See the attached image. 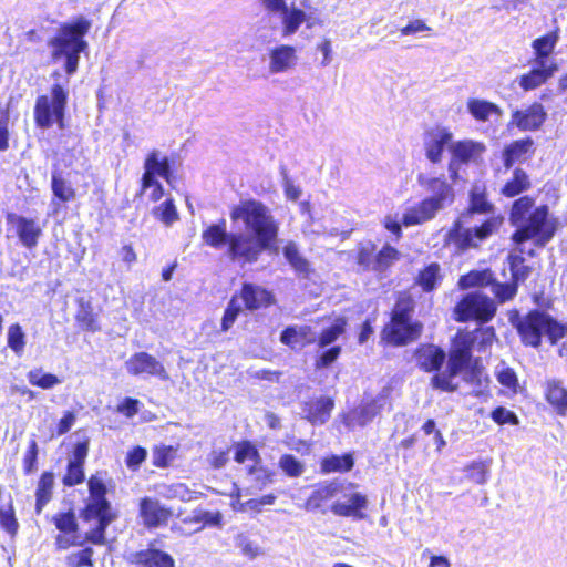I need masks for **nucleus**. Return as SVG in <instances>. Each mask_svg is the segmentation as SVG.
Wrapping results in <instances>:
<instances>
[{
	"label": "nucleus",
	"instance_id": "72a5a7b5",
	"mask_svg": "<svg viewBox=\"0 0 567 567\" xmlns=\"http://www.w3.org/2000/svg\"><path fill=\"white\" fill-rule=\"evenodd\" d=\"M472 351L466 344L456 346L450 353L447 361V370L451 371V375H457L460 372L465 370L471 361Z\"/></svg>",
	"mask_w": 567,
	"mask_h": 567
},
{
	"label": "nucleus",
	"instance_id": "e433bc0d",
	"mask_svg": "<svg viewBox=\"0 0 567 567\" xmlns=\"http://www.w3.org/2000/svg\"><path fill=\"white\" fill-rule=\"evenodd\" d=\"M530 187V181L526 172L515 168L513 177L503 186L501 193L506 197H515Z\"/></svg>",
	"mask_w": 567,
	"mask_h": 567
},
{
	"label": "nucleus",
	"instance_id": "cd10ccee",
	"mask_svg": "<svg viewBox=\"0 0 567 567\" xmlns=\"http://www.w3.org/2000/svg\"><path fill=\"white\" fill-rule=\"evenodd\" d=\"M85 520L96 519V526L86 533L85 539L94 545H105V530L107 526L115 519L113 513L92 514L83 513Z\"/></svg>",
	"mask_w": 567,
	"mask_h": 567
},
{
	"label": "nucleus",
	"instance_id": "5701e85b",
	"mask_svg": "<svg viewBox=\"0 0 567 567\" xmlns=\"http://www.w3.org/2000/svg\"><path fill=\"white\" fill-rule=\"evenodd\" d=\"M316 340L317 334L310 326H288L280 334V342L292 350H301Z\"/></svg>",
	"mask_w": 567,
	"mask_h": 567
},
{
	"label": "nucleus",
	"instance_id": "2f4dec72",
	"mask_svg": "<svg viewBox=\"0 0 567 567\" xmlns=\"http://www.w3.org/2000/svg\"><path fill=\"white\" fill-rule=\"evenodd\" d=\"M274 473L257 465L249 467L247 473L248 486L246 488L247 494H255L264 489L267 485L272 483Z\"/></svg>",
	"mask_w": 567,
	"mask_h": 567
},
{
	"label": "nucleus",
	"instance_id": "052dcab7",
	"mask_svg": "<svg viewBox=\"0 0 567 567\" xmlns=\"http://www.w3.org/2000/svg\"><path fill=\"white\" fill-rule=\"evenodd\" d=\"M240 311H241L240 305H238L237 300L235 298H233L229 301V303L224 312L223 319H221V330L223 331H228L230 329V327L236 321Z\"/></svg>",
	"mask_w": 567,
	"mask_h": 567
},
{
	"label": "nucleus",
	"instance_id": "c9c22d12",
	"mask_svg": "<svg viewBox=\"0 0 567 567\" xmlns=\"http://www.w3.org/2000/svg\"><path fill=\"white\" fill-rule=\"evenodd\" d=\"M467 110L475 120L481 122L488 121L492 114H502L501 109L496 104L480 99H470Z\"/></svg>",
	"mask_w": 567,
	"mask_h": 567
},
{
	"label": "nucleus",
	"instance_id": "b1692460",
	"mask_svg": "<svg viewBox=\"0 0 567 567\" xmlns=\"http://www.w3.org/2000/svg\"><path fill=\"white\" fill-rule=\"evenodd\" d=\"M449 148L452 157L460 164L477 163L486 151L484 143L473 140L454 142Z\"/></svg>",
	"mask_w": 567,
	"mask_h": 567
},
{
	"label": "nucleus",
	"instance_id": "0e129e2a",
	"mask_svg": "<svg viewBox=\"0 0 567 567\" xmlns=\"http://www.w3.org/2000/svg\"><path fill=\"white\" fill-rule=\"evenodd\" d=\"M76 321L85 330L96 331L99 329L95 317L90 307H82L76 313Z\"/></svg>",
	"mask_w": 567,
	"mask_h": 567
},
{
	"label": "nucleus",
	"instance_id": "69168bd1",
	"mask_svg": "<svg viewBox=\"0 0 567 567\" xmlns=\"http://www.w3.org/2000/svg\"><path fill=\"white\" fill-rule=\"evenodd\" d=\"M341 353V347L334 346L327 350H324L316 360V368L317 369H323L328 368L330 364H332L340 355Z\"/></svg>",
	"mask_w": 567,
	"mask_h": 567
},
{
	"label": "nucleus",
	"instance_id": "9b49d317",
	"mask_svg": "<svg viewBox=\"0 0 567 567\" xmlns=\"http://www.w3.org/2000/svg\"><path fill=\"white\" fill-rule=\"evenodd\" d=\"M348 488L340 493L339 498L331 505V512L341 517H352L361 520L365 517L363 511L368 507V498L364 494L354 492L355 485L348 483Z\"/></svg>",
	"mask_w": 567,
	"mask_h": 567
},
{
	"label": "nucleus",
	"instance_id": "c756f323",
	"mask_svg": "<svg viewBox=\"0 0 567 567\" xmlns=\"http://www.w3.org/2000/svg\"><path fill=\"white\" fill-rule=\"evenodd\" d=\"M445 352L442 349L435 346H427L419 350L417 363L427 372L439 371L445 361Z\"/></svg>",
	"mask_w": 567,
	"mask_h": 567
},
{
	"label": "nucleus",
	"instance_id": "680f3d73",
	"mask_svg": "<svg viewBox=\"0 0 567 567\" xmlns=\"http://www.w3.org/2000/svg\"><path fill=\"white\" fill-rule=\"evenodd\" d=\"M37 462L38 444L35 440H31L23 457V471L27 475L33 473L37 470Z\"/></svg>",
	"mask_w": 567,
	"mask_h": 567
},
{
	"label": "nucleus",
	"instance_id": "4be33fe9",
	"mask_svg": "<svg viewBox=\"0 0 567 567\" xmlns=\"http://www.w3.org/2000/svg\"><path fill=\"white\" fill-rule=\"evenodd\" d=\"M334 408V401L328 396H320L303 403L305 419L313 425H322L330 419Z\"/></svg>",
	"mask_w": 567,
	"mask_h": 567
},
{
	"label": "nucleus",
	"instance_id": "a878e982",
	"mask_svg": "<svg viewBox=\"0 0 567 567\" xmlns=\"http://www.w3.org/2000/svg\"><path fill=\"white\" fill-rule=\"evenodd\" d=\"M535 66L519 79V85L525 90H534L545 83L556 71L557 65L554 62H535Z\"/></svg>",
	"mask_w": 567,
	"mask_h": 567
},
{
	"label": "nucleus",
	"instance_id": "e2e57ef3",
	"mask_svg": "<svg viewBox=\"0 0 567 567\" xmlns=\"http://www.w3.org/2000/svg\"><path fill=\"white\" fill-rule=\"evenodd\" d=\"M375 255L374 254V246L369 244L365 246H362L358 252V264L363 269H371L373 270V266L375 264Z\"/></svg>",
	"mask_w": 567,
	"mask_h": 567
},
{
	"label": "nucleus",
	"instance_id": "13d9d810",
	"mask_svg": "<svg viewBox=\"0 0 567 567\" xmlns=\"http://www.w3.org/2000/svg\"><path fill=\"white\" fill-rule=\"evenodd\" d=\"M491 417L495 423L499 425H518L519 423L518 416L513 411L504 406H497L496 409H494L491 413Z\"/></svg>",
	"mask_w": 567,
	"mask_h": 567
},
{
	"label": "nucleus",
	"instance_id": "20e7f679",
	"mask_svg": "<svg viewBox=\"0 0 567 567\" xmlns=\"http://www.w3.org/2000/svg\"><path fill=\"white\" fill-rule=\"evenodd\" d=\"M509 322L517 330L522 343L532 348L540 346L543 336H546L551 344H556L567 333V323H559L540 310H532L526 315L516 311L509 316Z\"/></svg>",
	"mask_w": 567,
	"mask_h": 567
},
{
	"label": "nucleus",
	"instance_id": "a18cd8bd",
	"mask_svg": "<svg viewBox=\"0 0 567 567\" xmlns=\"http://www.w3.org/2000/svg\"><path fill=\"white\" fill-rule=\"evenodd\" d=\"M51 188L53 195L63 203L70 202L75 197V189L55 173L52 174Z\"/></svg>",
	"mask_w": 567,
	"mask_h": 567
},
{
	"label": "nucleus",
	"instance_id": "0eeeda50",
	"mask_svg": "<svg viewBox=\"0 0 567 567\" xmlns=\"http://www.w3.org/2000/svg\"><path fill=\"white\" fill-rule=\"evenodd\" d=\"M68 97V89L60 83L52 85L50 96H39L34 105V121L37 126L40 128H50L53 122H55L60 130H64Z\"/></svg>",
	"mask_w": 567,
	"mask_h": 567
},
{
	"label": "nucleus",
	"instance_id": "58836bf2",
	"mask_svg": "<svg viewBox=\"0 0 567 567\" xmlns=\"http://www.w3.org/2000/svg\"><path fill=\"white\" fill-rule=\"evenodd\" d=\"M284 256L290 266L299 274L309 272L308 260L299 252L297 245L293 241H289L284 247Z\"/></svg>",
	"mask_w": 567,
	"mask_h": 567
},
{
	"label": "nucleus",
	"instance_id": "4c0bfd02",
	"mask_svg": "<svg viewBox=\"0 0 567 567\" xmlns=\"http://www.w3.org/2000/svg\"><path fill=\"white\" fill-rule=\"evenodd\" d=\"M535 202L529 196H523L518 199H516L509 213V223L512 226L516 227L517 225H520V223L524 221L526 217H528V214L532 213L530 209L533 208Z\"/></svg>",
	"mask_w": 567,
	"mask_h": 567
},
{
	"label": "nucleus",
	"instance_id": "7ed1b4c3",
	"mask_svg": "<svg viewBox=\"0 0 567 567\" xmlns=\"http://www.w3.org/2000/svg\"><path fill=\"white\" fill-rule=\"evenodd\" d=\"M91 29V21L84 17L63 23L55 37L51 38L48 45L52 49V60L58 61L65 58V72L72 75L76 72L80 61V53L86 50L87 42L84 37Z\"/></svg>",
	"mask_w": 567,
	"mask_h": 567
},
{
	"label": "nucleus",
	"instance_id": "39448f33",
	"mask_svg": "<svg viewBox=\"0 0 567 567\" xmlns=\"http://www.w3.org/2000/svg\"><path fill=\"white\" fill-rule=\"evenodd\" d=\"M464 218L465 216L457 218L443 236V246L455 254L478 247L480 243L498 230L504 220L501 216H492L481 225L465 227Z\"/></svg>",
	"mask_w": 567,
	"mask_h": 567
},
{
	"label": "nucleus",
	"instance_id": "c85d7f7f",
	"mask_svg": "<svg viewBox=\"0 0 567 567\" xmlns=\"http://www.w3.org/2000/svg\"><path fill=\"white\" fill-rule=\"evenodd\" d=\"M281 20V35L282 38H289L293 35L300 25L307 21V13L296 8L295 6H288L280 14Z\"/></svg>",
	"mask_w": 567,
	"mask_h": 567
},
{
	"label": "nucleus",
	"instance_id": "5fc2aeb1",
	"mask_svg": "<svg viewBox=\"0 0 567 567\" xmlns=\"http://www.w3.org/2000/svg\"><path fill=\"white\" fill-rule=\"evenodd\" d=\"M280 468L291 477H299L303 471V464L291 454H285L279 460Z\"/></svg>",
	"mask_w": 567,
	"mask_h": 567
},
{
	"label": "nucleus",
	"instance_id": "2eb2a0df",
	"mask_svg": "<svg viewBox=\"0 0 567 567\" xmlns=\"http://www.w3.org/2000/svg\"><path fill=\"white\" fill-rule=\"evenodd\" d=\"M270 74L292 71L298 63L297 49L290 44H277L268 50Z\"/></svg>",
	"mask_w": 567,
	"mask_h": 567
},
{
	"label": "nucleus",
	"instance_id": "79ce46f5",
	"mask_svg": "<svg viewBox=\"0 0 567 567\" xmlns=\"http://www.w3.org/2000/svg\"><path fill=\"white\" fill-rule=\"evenodd\" d=\"M27 378L30 384L44 390L52 389L61 383V380L56 375L52 373H44L42 369L30 370Z\"/></svg>",
	"mask_w": 567,
	"mask_h": 567
},
{
	"label": "nucleus",
	"instance_id": "aec40b11",
	"mask_svg": "<svg viewBox=\"0 0 567 567\" xmlns=\"http://www.w3.org/2000/svg\"><path fill=\"white\" fill-rule=\"evenodd\" d=\"M140 515L147 528H156L166 524L172 513L157 499L144 497L140 502Z\"/></svg>",
	"mask_w": 567,
	"mask_h": 567
},
{
	"label": "nucleus",
	"instance_id": "338daca9",
	"mask_svg": "<svg viewBox=\"0 0 567 567\" xmlns=\"http://www.w3.org/2000/svg\"><path fill=\"white\" fill-rule=\"evenodd\" d=\"M454 377L455 375H451V371L450 370H446L445 372H442V373H436L432 378V386L434 389H440V390H443V391L453 392V391L456 390V385L452 384V379Z\"/></svg>",
	"mask_w": 567,
	"mask_h": 567
},
{
	"label": "nucleus",
	"instance_id": "f8f14e48",
	"mask_svg": "<svg viewBox=\"0 0 567 567\" xmlns=\"http://www.w3.org/2000/svg\"><path fill=\"white\" fill-rule=\"evenodd\" d=\"M145 172L142 177V188L145 190L150 187H157L158 194L153 195V199L157 200L163 196V186L156 179V176H161L171 183V165L167 157L159 158V152L152 151L144 163Z\"/></svg>",
	"mask_w": 567,
	"mask_h": 567
},
{
	"label": "nucleus",
	"instance_id": "393cba45",
	"mask_svg": "<svg viewBox=\"0 0 567 567\" xmlns=\"http://www.w3.org/2000/svg\"><path fill=\"white\" fill-rule=\"evenodd\" d=\"M544 393L546 401L558 415H567V389L563 381L547 379L544 383Z\"/></svg>",
	"mask_w": 567,
	"mask_h": 567
},
{
	"label": "nucleus",
	"instance_id": "4468645a",
	"mask_svg": "<svg viewBox=\"0 0 567 567\" xmlns=\"http://www.w3.org/2000/svg\"><path fill=\"white\" fill-rule=\"evenodd\" d=\"M125 369L130 374H147L167 381L169 375L165 367L155 357L147 352H137L125 362Z\"/></svg>",
	"mask_w": 567,
	"mask_h": 567
},
{
	"label": "nucleus",
	"instance_id": "bf43d9fd",
	"mask_svg": "<svg viewBox=\"0 0 567 567\" xmlns=\"http://www.w3.org/2000/svg\"><path fill=\"white\" fill-rule=\"evenodd\" d=\"M259 458L258 451L256 447L249 442H243L238 444L235 452V461L238 463H244L247 460L255 461Z\"/></svg>",
	"mask_w": 567,
	"mask_h": 567
},
{
	"label": "nucleus",
	"instance_id": "3c124183",
	"mask_svg": "<svg viewBox=\"0 0 567 567\" xmlns=\"http://www.w3.org/2000/svg\"><path fill=\"white\" fill-rule=\"evenodd\" d=\"M235 544L241 554L249 559H254L262 554L261 547L246 534L237 535Z\"/></svg>",
	"mask_w": 567,
	"mask_h": 567
},
{
	"label": "nucleus",
	"instance_id": "6e6d98bb",
	"mask_svg": "<svg viewBox=\"0 0 567 567\" xmlns=\"http://www.w3.org/2000/svg\"><path fill=\"white\" fill-rule=\"evenodd\" d=\"M53 523L55 527L64 534H71L78 529V523L73 512L60 513L55 515L53 517Z\"/></svg>",
	"mask_w": 567,
	"mask_h": 567
},
{
	"label": "nucleus",
	"instance_id": "de8ad7c7",
	"mask_svg": "<svg viewBox=\"0 0 567 567\" xmlns=\"http://www.w3.org/2000/svg\"><path fill=\"white\" fill-rule=\"evenodd\" d=\"M400 257V252L392 246L385 245L377 255L374 271L382 272L393 265Z\"/></svg>",
	"mask_w": 567,
	"mask_h": 567
},
{
	"label": "nucleus",
	"instance_id": "09e8293b",
	"mask_svg": "<svg viewBox=\"0 0 567 567\" xmlns=\"http://www.w3.org/2000/svg\"><path fill=\"white\" fill-rule=\"evenodd\" d=\"M8 347L17 355H21L24 351L25 334L19 323H13L8 328Z\"/></svg>",
	"mask_w": 567,
	"mask_h": 567
},
{
	"label": "nucleus",
	"instance_id": "f257e3e1",
	"mask_svg": "<svg viewBox=\"0 0 567 567\" xmlns=\"http://www.w3.org/2000/svg\"><path fill=\"white\" fill-rule=\"evenodd\" d=\"M230 218L234 221L243 220L249 233H228L226 220L221 219L204 229L202 239L214 249L227 247L226 254L233 261L256 262L261 252L269 249L278 237L279 224L269 208L260 202H241L231 209Z\"/></svg>",
	"mask_w": 567,
	"mask_h": 567
},
{
	"label": "nucleus",
	"instance_id": "9d476101",
	"mask_svg": "<svg viewBox=\"0 0 567 567\" xmlns=\"http://www.w3.org/2000/svg\"><path fill=\"white\" fill-rule=\"evenodd\" d=\"M391 388L384 386L370 401H363L360 405L343 414V424L349 430L363 427L371 423L386 406H390Z\"/></svg>",
	"mask_w": 567,
	"mask_h": 567
},
{
	"label": "nucleus",
	"instance_id": "f3484780",
	"mask_svg": "<svg viewBox=\"0 0 567 567\" xmlns=\"http://www.w3.org/2000/svg\"><path fill=\"white\" fill-rule=\"evenodd\" d=\"M89 502L84 513L102 514L112 513L111 503L106 499V485L100 473L92 475L87 481Z\"/></svg>",
	"mask_w": 567,
	"mask_h": 567
},
{
	"label": "nucleus",
	"instance_id": "473e14b6",
	"mask_svg": "<svg viewBox=\"0 0 567 567\" xmlns=\"http://www.w3.org/2000/svg\"><path fill=\"white\" fill-rule=\"evenodd\" d=\"M494 274L491 269H475L461 276L458 279V286L462 289H468L474 287H491L494 281Z\"/></svg>",
	"mask_w": 567,
	"mask_h": 567
},
{
	"label": "nucleus",
	"instance_id": "6e6552de",
	"mask_svg": "<svg viewBox=\"0 0 567 567\" xmlns=\"http://www.w3.org/2000/svg\"><path fill=\"white\" fill-rule=\"evenodd\" d=\"M412 308L398 302L392 311L391 321L383 329L385 340L395 346H404L416 340L422 332V324L411 320Z\"/></svg>",
	"mask_w": 567,
	"mask_h": 567
},
{
	"label": "nucleus",
	"instance_id": "c03bdc74",
	"mask_svg": "<svg viewBox=\"0 0 567 567\" xmlns=\"http://www.w3.org/2000/svg\"><path fill=\"white\" fill-rule=\"evenodd\" d=\"M0 527L11 537H14L18 533L19 523L12 502L0 507Z\"/></svg>",
	"mask_w": 567,
	"mask_h": 567
},
{
	"label": "nucleus",
	"instance_id": "423d86ee",
	"mask_svg": "<svg viewBox=\"0 0 567 567\" xmlns=\"http://www.w3.org/2000/svg\"><path fill=\"white\" fill-rule=\"evenodd\" d=\"M512 235V240L520 246L533 240L537 247H544L551 240L556 231L555 220L549 218V208L546 205L536 207Z\"/></svg>",
	"mask_w": 567,
	"mask_h": 567
},
{
	"label": "nucleus",
	"instance_id": "dca6fc26",
	"mask_svg": "<svg viewBox=\"0 0 567 567\" xmlns=\"http://www.w3.org/2000/svg\"><path fill=\"white\" fill-rule=\"evenodd\" d=\"M547 113L540 103H533L532 105L516 110L512 113L508 126H516L520 131H536L546 121Z\"/></svg>",
	"mask_w": 567,
	"mask_h": 567
},
{
	"label": "nucleus",
	"instance_id": "ddd939ff",
	"mask_svg": "<svg viewBox=\"0 0 567 567\" xmlns=\"http://www.w3.org/2000/svg\"><path fill=\"white\" fill-rule=\"evenodd\" d=\"M7 221L13 226L17 237L24 248L34 249L38 246L43 230L35 219L9 213Z\"/></svg>",
	"mask_w": 567,
	"mask_h": 567
},
{
	"label": "nucleus",
	"instance_id": "f03ea898",
	"mask_svg": "<svg viewBox=\"0 0 567 567\" xmlns=\"http://www.w3.org/2000/svg\"><path fill=\"white\" fill-rule=\"evenodd\" d=\"M417 183L431 195L405 209L402 223L406 227L434 219L439 212L454 202V189L445 179L419 174Z\"/></svg>",
	"mask_w": 567,
	"mask_h": 567
},
{
	"label": "nucleus",
	"instance_id": "1a4fd4ad",
	"mask_svg": "<svg viewBox=\"0 0 567 567\" xmlns=\"http://www.w3.org/2000/svg\"><path fill=\"white\" fill-rule=\"evenodd\" d=\"M495 312L494 301L477 291L465 295L454 308L455 320L460 322L470 320L487 322L494 317Z\"/></svg>",
	"mask_w": 567,
	"mask_h": 567
},
{
	"label": "nucleus",
	"instance_id": "a19ab883",
	"mask_svg": "<svg viewBox=\"0 0 567 567\" xmlns=\"http://www.w3.org/2000/svg\"><path fill=\"white\" fill-rule=\"evenodd\" d=\"M441 279L440 265L437 262H432L420 272L417 282L424 291H431L436 287Z\"/></svg>",
	"mask_w": 567,
	"mask_h": 567
},
{
	"label": "nucleus",
	"instance_id": "412c9836",
	"mask_svg": "<svg viewBox=\"0 0 567 567\" xmlns=\"http://www.w3.org/2000/svg\"><path fill=\"white\" fill-rule=\"evenodd\" d=\"M128 563L138 567H175L174 558L159 549L147 548L130 554Z\"/></svg>",
	"mask_w": 567,
	"mask_h": 567
},
{
	"label": "nucleus",
	"instance_id": "49530a36",
	"mask_svg": "<svg viewBox=\"0 0 567 567\" xmlns=\"http://www.w3.org/2000/svg\"><path fill=\"white\" fill-rule=\"evenodd\" d=\"M557 42V37L546 34L533 41V49L536 53L535 62L548 61L547 56L553 52Z\"/></svg>",
	"mask_w": 567,
	"mask_h": 567
},
{
	"label": "nucleus",
	"instance_id": "774afa93",
	"mask_svg": "<svg viewBox=\"0 0 567 567\" xmlns=\"http://www.w3.org/2000/svg\"><path fill=\"white\" fill-rule=\"evenodd\" d=\"M467 476L477 484H484L487 481L488 467L482 463H473L467 468Z\"/></svg>",
	"mask_w": 567,
	"mask_h": 567
},
{
	"label": "nucleus",
	"instance_id": "603ef678",
	"mask_svg": "<svg viewBox=\"0 0 567 567\" xmlns=\"http://www.w3.org/2000/svg\"><path fill=\"white\" fill-rule=\"evenodd\" d=\"M491 291L498 299L499 302H505L513 299L517 293V285L515 282H498L494 277L491 286Z\"/></svg>",
	"mask_w": 567,
	"mask_h": 567
},
{
	"label": "nucleus",
	"instance_id": "37998d69",
	"mask_svg": "<svg viewBox=\"0 0 567 567\" xmlns=\"http://www.w3.org/2000/svg\"><path fill=\"white\" fill-rule=\"evenodd\" d=\"M347 321L342 318L337 319L332 326L324 329L317 338L318 346L321 349L332 344L346 330Z\"/></svg>",
	"mask_w": 567,
	"mask_h": 567
},
{
	"label": "nucleus",
	"instance_id": "ea45409f",
	"mask_svg": "<svg viewBox=\"0 0 567 567\" xmlns=\"http://www.w3.org/2000/svg\"><path fill=\"white\" fill-rule=\"evenodd\" d=\"M354 461L351 454L332 455L321 463V470L324 473L348 472L353 467Z\"/></svg>",
	"mask_w": 567,
	"mask_h": 567
},
{
	"label": "nucleus",
	"instance_id": "7c9ffc66",
	"mask_svg": "<svg viewBox=\"0 0 567 567\" xmlns=\"http://www.w3.org/2000/svg\"><path fill=\"white\" fill-rule=\"evenodd\" d=\"M534 141L530 137L514 141L503 151V161L506 169H509L517 161L530 152Z\"/></svg>",
	"mask_w": 567,
	"mask_h": 567
},
{
	"label": "nucleus",
	"instance_id": "6ab92c4d",
	"mask_svg": "<svg viewBox=\"0 0 567 567\" xmlns=\"http://www.w3.org/2000/svg\"><path fill=\"white\" fill-rule=\"evenodd\" d=\"M348 488L346 481L333 480L318 485L306 502L307 511H318L324 502L339 497Z\"/></svg>",
	"mask_w": 567,
	"mask_h": 567
},
{
	"label": "nucleus",
	"instance_id": "bb28decb",
	"mask_svg": "<svg viewBox=\"0 0 567 567\" xmlns=\"http://www.w3.org/2000/svg\"><path fill=\"white\" fill-rule=\"evenodd\" d=\"M240 296L246 308L249 310L268 307L275 301L270 291L252 284H244Z\"/></svg>",
	"mask_w": 567,
	"mask_h": 567
},
{
	"label": "nucleus",
	"instance_id": "a211bd4d",
	"mask_svg": "<svg viewBox=\"0 0 567 567\" xmlns=\"http://www.w3.org/2000/svg\"><path fill=\"white\" fill-rule=\"evenodd\" d=\"M452 133L446 128L436 127L427 131L424 136L426 158L434 164L441 162L445 146L452 144Z\"/></svg>",
	"mask_w": 567,
	"mask_h": 567
},
{
	"label": "nucleus",
	"instance_id": "864d4df0",
	"mask_svg": "<svg viewBox=\"0 0 567 567\" xmlns=\"http://www.w3.org/2000/svg\"><path fill=\"white\" fill-rule=\"evenodd\" d=\"M94 551L91 547H85L79 551H74L69 554L65 557V564L69 567H83V566H93V556Z\"/></svg>",
	"mask_w": 567,
	"mask_h": 567
},
{
	"label": "nucleus",
	"instance_id": "4d7b16f0",
	"mask_svg": "<svg viewBox=\"0 0 567 567\" xmlns=\"http://www.w3.org/2000/svg\"><path fill=\"white\" fill-rule=\"evenodd\" d=\"M85 480L83 466L68 463L66 473L62 478V483L65 486L72 487L83 483Z\"/></svg>",
	"mask_w": 567,
	"mask_h": 567
},
{
	"label": "nucleus",
	"instance_id": "8fccbe9b",
	"mask_svg": "<svg viewBox=\"0 0 567 567\" xmlns=\"http://www.w3.org/2000/svg\"><path fill=\"white\" fill-rule=\"evenodd\" d=\"M153 214L156 219L161 220L166 226H171L178 219V213L172 199H166L155 207Z\"/></svg>",
	"mask_w": 567,
	"mask_h": 567
},
{
	"label": "nucleus",
	"instance_id": "f704fd0d",
	"mask_svg": "<svg viewBox=\"0 0 567 567\" xmlns=\"http://www.w3.org/2000/svg\"><path fill=\"white\" fill-rule=\"evenodd\" d=\"M54 486V475L52 472H44L38 483L35 496V512L40 514L43 507L51 501Z\"/></svg>",
	"mask_w": 567,
	"mask_h": 567
}]
</instances>
